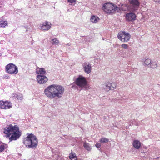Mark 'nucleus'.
Segmentation results:
<instances>
[{
    "instance_id": "obj_19",
    "label": "nucleus",
    "mask_w": 160,
    "mask_h": 160,
    "mask_svg": "<svg viewBox=\"0 0 160 160\" xmlns=\"http://www.w3.org/2000/svg\"><path fill=\"white\" fill-rule=\"evenodd\" d=\"M50 42L52 44L55 45H58L59 42L58 40L56 38L52 39L50 41Z\"/></svg>"
},
{
    "instance_id": "obj_13",
    "label": "nucleus",
    "mask_w": 160,
    "mask_h": 160,
    "mask_svg": "<svg viewBox=\"0 0 160 160\" xmlns=\"http://www.w3.org/2000/svg\"><path fill=\"white\" fill-rule=\"evenodd\" d=\"M46 72V71L45 69L43 68H37L36 69V73L38 74V75H44Z\"/></svg>"
},
{
    "instance_id": "obj_1",
    "label": "nucleus",
    "mask_w": 160,
    "mask_h": 160,
    "mask_svg": "<svg viewBox=\"0 0 160 160\" xmlns=\"http://www.w3.org/2000/svg\"><path fill=\"white\" fill-rule=\"evenodd\" d=\"M64 90V88L61 86L52 84L48 86L44 90V92L49 98L52 99L55 98H61Z\"/></svg>"
},
{
    "instance_id": "obj_28",
    "label": "nucleus",
    "mask_w": 160,
    "mask_h": 160,
    "mask_svg": "<svg viewBox=\"0 0 160 160\" xmlns=\"http://www.w3.org/2000/svg\"><path fill=\"white\" fill-rule=\"evenodd\" d=\"M5 148V146L4 145H0V152H2Z\"/></svg>"
},
{
    "instance_id": "obj_6",
    "label": "nucleus",
    "mask_w": 160,
    "mask_h": 160,
    "mask_svg": "<svg viewBox=\"0 0 160 160\" xmlns=\"http://www.w3.org/2000/svg\"><path fill=\"white\" fill-rule=\"evenodd\" d=\"M6 72L11 74H16L18 72V68L15 64L10 63L5 67Z\"/></svg>"
},
{
    "instance_id": "obj_22",
    "label": "nucleus",
    "mask_w": 160,
    "mask_h": 160,
    "mask_svg": "<svg viewBox=\"0 0 160 160\" xmlns=\"http://www.w3.org/2000/svg\"><path fill=\"white\" fill-rule=\"evenodd\" d=\"M151 63V59L148 58L145 59L143 65L144 66H148L150 65Z\"/></svg>"
},
{
    "instance_id": "obj_4",
    "label": "nucleus",
    "mask_w": 160,
    "mask_h": 160,
    "mask_svg": "<svg viewBox=\"0 0 160 160\" xmlns=\"http://www.w3.org/2000/svg\"><path fill=\"white\" fill-rule=\"evenodd\" d=\"M102 9L106 13H111L115 12H119L120 8L111 3H107L103 5Z\"/></svg>"
},
{
    "instance_id": "obj_10",
    "label": "nucleus",
    "mask_w": 160,
    "mask_h": 160,
    "mask_svg": "<svg viewBox=\"0 0 160 160\" xmlns=\"http://www.w3.org/2000/svg\"><path fill=\"white\" fill-rule=\"evenodd\" d=\"M136 17V16L134 13L130 12L126 15V19L127 21H132L135 20Z\"/></svg>"
},
{
    "instance_id": "obj_23",
    "label": "nucleus",
    "mask_w": 160,
    "mask_h": 160,
    "mask_svg": "<svg viewBox=\"0 0 160 160\" xmlns=\"http://www.w3.org/2000/svg\"><path fill=\"white\" fill-rule=\"evenodd\" d=\"M109 141V139L106 138H101L100 140V142L101 143H107Z\"/></svg>"
},
{
    "instance_id": "obj_32",
    "label": "nucleus",
    "mask_w": 160,
    "mask_h": 160,
    "mask_svg": "<svg viewBox=\"0 0 160 160\" xmlns=\"http://www.w3.org/2000/svg\"><path fill=\"white\" fill-rule=\"evenodd\" d=\"M76 1V0H68V2L71 3L75 2Z\"/></svg>"
},
{
    "instance_id": "obj_25",
    "label": "nucleus",
    "mask_w": 160,
    "mask_h": 160,
    "mask_svg": "<svg viewBox=\"0 0 160 160\" xmlns=\"http://www.w3.org/2000/svg\"><path fill=\"white\" fill-rule=\"evenodd\" d=\"M157 67V64L155 62H151L150 64V67L152 68H155Z\"/></svg>"
},
{
    "instance_id": "obj_12",
    "label": "nucleus",
    "mask_w": 160,
    "mask_h": 160,
    "mask_svg": "<svg viewBox=\"0 0 160 160\" xmlns=\"http://www.w3.org/2000/svg\"><path fill=\"white\" fill-rule=\"evenodd\" d=\"M131 4H132L133 6V9L134 11L138 9L139 6L140 5V3L138 0H129Z\"/></svg>"
},
{
    "instance_id": "obj_3",
    "label": "nucleus",
    "mask_w": 160,
    "mask_h": 160,
    "mask_svg": "<svg viewBox=\"0 0 160 160\" xmlns=\"http://www.w3.org/2000/svg\"><path fill=\"white\" fill-rule=\"evenodd\" d=\"M27 136L23 140V143L27 147L35 148L38 145V141L36 137L32 133L27 134Z\"/></svg>"
},
{
    "instance_id": "obj_17",
    "label": "nucleus",
    "mask_w": 160,
    "mask_h": 160,
    "mask_svg": "<svg viewBox=\"0 0 160 160\" xmlns=\"http://www.w3.org/2000/svg\"><path fill=\"white\" fill-rule=\"evenodd\" d=\"M83 147L88 151H90L92 148V146L90 144L86 142L83 144Z\"/></svg>"
},
{
    "instance_id": "obj_5",
    "label": "nucleus",
    "mask_w": 160,
    "mask_h": 160,
    "mask_svg": "<svg viewBox=\"0 0 160 160\" xmlns=\"http://www.w3.org/2000/svg\"><path fill=\"white\" fill-rule=\"evenodd\" d=\"M75 81L76 84L79 87L85 90L89 88V86L85 77L79 75Z\"/></svg>"
},
{
    "instance_id": "obj_11",
    "label": "nucleus",
    "mask_w": 160,
    "mask_h": 160,
    "mask_svg": "<svg viewBox=\"0 0 160 160\" xmlns=\"http://www.w3.org/2000/svg\"><path fill=\"white\" fill-rule=\"evenodd\" d=\"M83 66L85 72L87 74H89L91 72V64L85 62Z\"/></svg>"
},
{
    "instance_id": "obj_15",
    "label": "nucleus",
    "mask_w": 160,
    "mask_h": 160,
    "mask_svg": "<svg viewBox=\"0 0 160 160\" xmlns=\"http://www.w3.org/2000/svg\"><path fill=\"white\" fill-rule=\"evenodd\" d=\"M99 20V18L94 15L92 16L90 18L91 22L93 23H96Z\"/></svg>"
},
{
    "instance_id": "obj_16",
    "label": "nucleus",
    "mask_w": 160,
    "mask_h": 160,
    "mask_svg": "<svg viewBox=\"0 0 160 160\" xmlns=\"http://www.w3.org/2000/svg\"><path fill=\"white\" fill-rule=\"evenodd\" d=\"M5 108H3V109H9L12 107V103L8 101H6L5 102V104L4 106Z\"/></svg>"
},
{
    "instance_id": "obj_33",
    "label": "nucleus",
    "mask_w": 160,
    "mask_h": 160,
    "mask_svg": "<svg viewBox=\"0 0 160 160\" xmlns=\"http://www.w3.org/2000/svg\"><path fill=\"white\" fill-rule=\"evenodd\" d=\"M71 160H77V158L76 156L74 157V158L71 159Z\"/></svg>"
},
{
    "instance_id": "obj_21",
    "label": "nucleus",
    "mask_w": 160,
    "mask_h": 160,
    "mask_svg": "<svg viewBox=\"0 0 160 160\" xmlns=\"http://www.w3.org/2000/svg\"><path fill=\"white\" fill-rule=\"evenodd\" d=\"M13 97L16 98L18 100H22V99L23 95L21 94H13Z\"/></svg>"
},
{
    "instance_id": "obj_29",
    "label": "nucleus",
    "mask_w": 160,
    "mask_h": 160,
    "mask_svg": "<svg viewBox=\"0 0 160 160\" xmlns=\"http://www.w3.org/2000/svg\"><path fill=\"white\" fill-rule=\"evenodd\" d=\"M121 46L124 49H128V46L127 44H123L121 45Z\"/></svg>"
},
{
    "instance_id": "obj_18",
    "label": "nucleus",
    "mask_w": 160,
    "mask_h": 160,
    "mask_svg": "<svg viewBox=\"0 0 160 160\" xmlns=\"http://www.w3.org/2000/svg\"><path fill=\"white\" fill-rule=\"evenodd\" d=\"M8 26V24L7 22L1 20L0 21V27L2 28H5L7 27Z\"/></svg>"
},
{
    "instance_id": "obj_30",
    "label": "nucleus",
    "mask_w": 160,
    "mask_h": 160,
    "mask_svg": "<svg viewBox=\"0 0 160 160\" xmlns=\"http://www.w3.org/2000/svg\"><path fill=\"white\" fill-rule=\"evenodd\" d=\"M75 156H76L74 154H72L71 153L70 154L69 158L70 159H71L74 158Z\"/></svg>"
},
{
    "instance_id": "obj_20",
    "label": "nucleus",
    "mask_w": 160,
    "mask_h": 160,
    "mask_svg": "<svg viewBox=\"0 0 160 160\" xmlns=\"http://www.w3.org/2000/svg\"><path fill=\"white\" fill-rule=\"evenodd\" d=\"M110 83H108L103 84L102 86V87L106 91H108L111 90L110 88Z\"/></svg>"
},
{
    "instance_id": "obj_9",
    "label": "nucleus",
    "mask_w": 160,
    "mask_h": 160,
    "mask_svg": "<svg viewBox=\"0 0 160 160\" xmlns=\"http://www.w3.org/2000/svg\"><path fill=\"white\" fill-rule=\"evenodd\" d=\"M37 79L38 83L40 84L45 83L48 80V78L45 75H38Z\"/></svg>"
},
{
    "instance_id": "obj_31",
    "label": "nucleus",
    "mask_w": 160,
    "mask_h": 160,
    "mask_svg": "<svg viewBox=\"0 0 160 160\" xmlns=\"http://www.w3.org/2000/svg\"><path fill=\"white\" fill-rule=\"evenodd\" d=\"M3 78L4 79H8L9 78V76L7 75H4V76L3 77Z\"/></svg>"
},
{
    "instance_id": "obj_8",
    "label": "nucleus",
    "mask_w": 160,
    "mask_h": 160,
    "mask_svg": "<svg viewBox=\"0 0 160 160\" xmlns=\"http://www.w3.org/2000/svg\"><path fill=\"white\" fill-rule=\"evenodd\" d=\"M51 24L50 22L46 21L40 24L39 27L41 30L48 31L51 28Z\"/></svg>"
},
{
    "instance_id": "obj_14",
    "label": "nucleus",
    "mask_w": 160,
    "mask_h": 160,
    "mask_svg": "<svg viewBox=\"0 0 160 160\" xmlns=\"http://www.w3.org/2000/svg\"><path fill=\"white\" fill-rule=\"evenodd\" d=\"M133 145L135 148L138 149L141 146L140 142L139 141L135 140L133 142Z\"/></svg>"
},
{
    "instance_id": "obj_27",
    "label": "nucleus",
    "mask_w": 160,
    "mask_h": 160,
    "mask_svg": "<svg viewBox=\"0 0 160 160\" xmlns=\"http://www.w3.org/2000/svg\"><path fill=\"white\" fill-rule=\"evenodd\" d=\"M95 146L97 148V149L99 150H100V147L101 146V144L99 143H96L95 145Z\"/></svg>"
},
{
    "instance_id": "obj_7",
    "label": "nucleus",
    "mask_w": 160,
    "mask_h": 160,
    "mask_svg": "<svg viewBox=\"0 0 160 160\" xmlns=\"http://www.w3.org/2000/svg\"><path fill=\"white\" fill-rule=\"evenodd\" d=\"M118 37L122 42H124L129 40L131 38V35L128 33L123 31L118 34Z\"/></svg>"
},
{
    "instance_id": "obj_26",
    "label": "nucleus",
    "mask_w": 160,
    "mask_h": 160,
    "mask_svg": "<svg viewBox=\"0 0 160 160\" xmlns=\"http://www.w3.org/2000/svg\"><path fill=\"white\" fill-rule=\"evenodd\" d=\"M110 86L111 90H113L115 88L116 86V84L115 83H110Z\"/></svg>"
},
{
    "instance_id": "obj_34",
    "label": "nucleus",
    "mask_w": 160,
    "mask_h": 160,
    "mask_svg": "<svg viewBox=\"0 0 160 160\" xmlns=\"http://www.w3.org/2000/svg\"><path fill=\"white\" fill-rule=\"evenodd\" d=\"M67 45H68V46H70V45H69V43L67 44Z\"/></svg>"
},
{
    "instance_id": "obj_24",
    "label": "nucleus",
    "mask_w": 160,
    "mask_h": 160,
    "mask_svg": "<svg viewBox=\"0 0 160 160\" xmlns=\"http://www.w3.org/2000/svg\"><path fill=\"white\" fill-rule=\"evenodd\" d=\"M5 101L3 100L0 101V108L1 109H3V108H5L4 106L5 104Z\"/></svg>"
},
{
    "instance_id": "obj_2",
    "label": "nucleus",
    "mask_w": 160,
    "mask_h": 160,
    "mask_svg": "<svg viewBox=\"0 0 160 160\" xmlns=\"http://www.w3.org/2000/svg\"><path fill=\"white\" fill-rule=\"evenodd\" d=\"M3 131L6 135L5 137L9 138L10 141L17 140L21 135L18 127L17 125L13 126L11 124L5 128Z\"/></svg>"
},
{
    "instance_id": "obj_35",
    "label": "nucleus",
    "mask_w": 160,
    "mask_h": 160,
    "mask_svg": "<svg viewBox=\"0 0 160 160\" xmlns=\"http://www.w3.org/2000/svg\"><path fill=\"white\" fill-rule=\"evenodd\" d=\"M141 153H144V152H141Z\"/></svg>"
}]
</instances>
